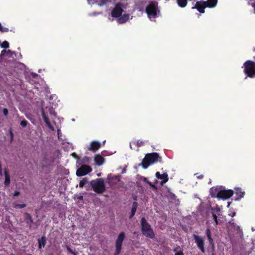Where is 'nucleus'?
<instances>
[{"mask_svg":"<svg viewBox=\"0 0 255 255\" xmlns=\"http://www.w3.org/2000/svg\"><path fill=\"white\" fill-rule=\"evenodd\" d=\"M147 183L149 184V185L152 188L156 189V187L154 184H152L151 182L149 181H147Z\"/></svg>","mask_w":255,"mask_h":255,"instance_id":"obj_38","label":"nucleus"},{"mask_svg":"<svg viewBox=\"0 0 255 255\" xmlns=\"http://www.w3.org/2000/svg\"><path fill=\"white\" fill-rule=\"evenodd\" d=\"M233 220L230 221L227 224V230L229 233H230V229L232 228H234L237 231H238L240 229V228L239 226L237 225L234 222H232Z\"/></svg>","mask_w":255,"mask_h":255,"instance_id":"obj_21","label":"nucleus"},{"mask_svg":"<svg viewBox=\"0 0 255 255\" xmlns=\"http://www.w3.org/2000/svg\"><path fill=\"white\" fill-rule=\"evenodd\" d=\"M20 194V192L18 191H15L14 192V193H13V196H17L18 195H19Z\"/></svg>","mask_w":255,"mask_h":255,"instance_id":"obj_42","label":"nucleus"},{"mask_svg":"<svg viewBox=\"0 0 255 255\" xmlns=\"http://www.w3.org/2000/svg\"><path fill=\"white\" fill-rule=\"evenodd\" d=\"M10 136H11V140H12L13 135V133L11 130L10 131Z\"/></svg>","mask_w":255,"mask_h":255,"instance_id":"obj_48","label":"nucleus"},{"mask_svg":"<svg viewBox=\"0 0 255 255\" xmlns=\"http://www.w3.org/2000/svg\"><path fill=\"white\" fill-rule=\"evenodd\" d=\"M234 194V191L232 190H223L219 191L217 197L219 198L227 199L231 197Z\"/></svg>","mask_w":255,"mask_h":255,"instance_id":"obj_11","label":"nucleus"},{"mask_svg":"<svg viewBox=\"0 0 255 255\" xmlns=\"http://www.w3.org/2000/svg\"><path fill=\"white\" fill-rule=\"evenodd\" d=\"M170 196L171 198V199L175 200L176 198V195L173 194V193H170Z\"/></svg>","mask_w":255,"mask_h":255,"instance_id":"obj_39","label":"nucleus"},{"mask_svg":"<svg viewBox=\"0 0 255 255\" xmlns=\"http://www.w3.org/2000/svg\"><path fill=\"white\" fill-rule=\"evenodd\" d=\"M77 198L80 200H83V196L82 195H80Z\"/></svg>","mask_w":255,"mask_h":255,"instance_id":"obj_46","label":"nucleus"},{"mask_svg":"<svg viewBox=\"0 0 255 255\" xmlns=\"http://www.w3.org/2000/svg\"><path fill=\"white\" fill-rule=\"evenodd\" d=\"M24 219L27 227L30 230H36L38 229L39 224L37 222H34L31 215L27 212L23 214Z\"/></svg>","mask_w":255,"mask_h":255,"instance_id":"obj_5","label":"nucleus"},{"mask_svg":"<svg viewBox=\"0 0 255 255\" xmlns=\"http://www.w3.org/2000/svg\"><path fill=\"white\" fill-rule=\"evenodd\" d=\"M245 74L249 78L255 77V62L247 60L244 63Z\"/></svg>","mask_w":255,"mask_h":255,"instance_id":"obj_4","label":"nucleus"},{"mask_svg":"<svg viewBox=\"0 0 255 255\" xmlns=\"http://www.w3.org/2000/svg\"><path fill=\"white\" fill-rule=\"evenodd\" d=\"M92 171V168L86 165H82L76 171V175L78 176H83Z\"/></svg>","mask_w":255,"mask_h":255,"instance_id":"obj_10","label":"nucleus"},{"mask_svg":"<svg viewBox=\"0 0 255 255\" xmlns=\"http://www.w3.org/2000/svg\"><path fill=\"white\" fill-rule=\"evenodd\" d=\"M48 112L50 116L56 117V114L52 107H50L48 109Z\"/></svg>","mask_w":255,"mask_h":255,"instance_id":"obj_28","label":"nucleus"},{"mask_svg":"<svg viewBox=\"0 0 255 255\" xmlns=\"http://www.w3.org/2000/svg\"><path fill=\"white\" fill-rule=\"evenodd\" d=\"M180 249V247L179 246H178L176 248H175V249H174L173 250V252L175 253H176L177 252H178L179 251L178 250Z\"/></svg>","mask_w":255,"mask_h":255,"instance_id":"obj_41","label":"nucleus"},{"mask_svg":"<svg viewBox=\"0 0 255 255\" xmlns=\"http://www.w3.org/2000/svg\"><path fill=\"white\" fill-rule=\"evenodd\" d=\"M212 217L213 218V219H214V221L215 222L216 225H218L219 224V221H218V220L217 216L213 212V211H214L213 209H212Z\"/></svg>","mask_w":255,"mask_h":255,"instance_id":"obj_27","label":"nucleus"},{"mask_svg":"<svg viewBox=\"0 0 255 255\" xmlns=\"http://www.w3.org/2000/svg\"><path fill=\"white\" fill-rule=\"evenodd\" d=\"M41 116L46 126L48 127L49 128L53 130L54 127L51 124L50 121L47 116L46 115V114L43 108L41 109Z\"/></svg>","mask_w":255,"mask_h":255,"instance_id":"obj_16","label":"nucleus"},{"mask_svg":"<svg viewBox=\"0 0 255 255\" xmlns=\"http://www.w3.org/2000/svg\"><path fill=\"white\" fill-rule=\"evenodd\" d=\"M37 76V74H34L33 75V77H36Z\"/></svg>","mask_w":255,"mask_h":255,"instance_id":"obj_54","label":"nucleus"},{"mask_svg":"<svg viewBox=\"0 0 255 255\" xmlns=\"http://www.w3.org/2000/svg\"><path fill=\"white\" fill-rule=\"evenodd\" d=\"M6 52L10 53H11V51L10 50H8L7 51H6Z\"/></svg>","mask_w":255,"mask_h":255,"instance_id":"obj_53","label":"nucleus"},{"mask_svg":"<svg viewBox=\"0 0 255 255\" xmlns=\"http://www.w3.org/2000/svg\"><path fill=\"white\" fill-rule=\"evenodd\" d=\"M124 10L123 4L121 2L117 3L111 12V15L115 18H118L122 15Z\"/></svg>","mask_w":255,"mask_h":255,"instance_id":"obj_8","label":"nucleus"},{"mask_svg":"<svg viewBox=\"0 0 255 255\" xmlns=\"http://www.w3.org/2000/svg\"><path fill=\"white\" fill-rule=\"evenodd\" d=\"M6 52V50L5 49H3L1 51V53L0 55V57H2L4 56L5 53Z\"/></svg>","mask_w":255,"mask_h":255,"instance_id":"obj_37","label":"nucleus"},{"mask_svg":"<svg viewBox=\"0 0 255 255\" xmlns=\"http://www.w3.org/2000/svg\"><path fill=\"white\" fill-rule=\"evenodd\" d=\"M121 175L110 174L108 175V183L111 187L117 185L121 180Z\"/></svg>","mask_w":255,"mask_h":255,"instance_id":"obj_12","label":"nucleus"},{"mask_svg":"<svg viewBox=\"0 0 255 255\" xmlns=\"http://www.w3.org/2000/svg\"><path fill=\"white\" fill-rule=\"evenodd\" d=\"M217 211H220L219 209L217 210Z\"/></svg>","mask_w":255,"mask_h":255,"instance_id":"obj_57","label":"nucleus"},{"mask_svg":"<svg viewBox=\"0 0 255 255\" xmlns=\"http://www.w3.org/2000/svg\"><path fill=\"white\" fill-rule=\"evenodd\" d=\"M90 184L93 190L97 193H102L106 190V186L103 178H97L92 180Z\"/></svg>","mask_w":255,"mask_h":255,"instance_id":"obj_3","label":"nucleus"},{"mask_svg":"<svg viewBox=\"0 0 255 255\" xmlns=\"http://www.w3.org/2000/svg\"><path fill=\"white\" fill-rule=\"evenodd\" d=\"M218 0H207L203 1V3L206 4L207 7L213 8L216 6L217 4Z\"/></svg>","mask_w":255,"mask_h":255,"instance_id":"obj_17","label":"nucleus"},{"mask_svg":"<svg viewBox=\"0 0 255 255\" xmlns=\"http://www.w3.org/2000/svg\"><path fill=\"white\" fill-rule=\"evenodd\" d=\"M88 179L87 178H83L79 183V187L80 188H83L85 185L87 183Z\"/></svg>","mask_w":255,"mask_h":255,"instance_id":"obj_26","label":"nucleus"},{"mask_svg":"<svg viewBox=\"0 0 255 255\" xmlns=\"http://www.w3.org/2000/svg\"><path fill=\"white\" fill-rule=\"evenodd\" d=\"M26 206V205L25 204H17L13 206V207L15 208H18L19 209H22V208L25 207Z\"/></svg>","mask_w":255,"mask_h":255,"instance_id":"obj_31","label":"nucleus"},{"mask_svg":"<svg viewBox=\"0 0 255 255\" xmlns=\"http://www.w3.org/2000/svg\"><path fill=\"white\" fill-rule=\"evenodd\" d=\"M54 160H55V157L54 156L50 157V163H53L54 162Z\"/></svg>","mask_w":255,"mask_h":255,"instance_id":"obj_45","label":"nucleus"},{"mask_svg":"<svg viewBox=\"0 0 255 255\" xmlns=\"http://www.w3.org/2000/svg\"><path fill=\"white\" fill-rule=\"evenodd\" d=\"M38 248L41 249L44 247L46 243V239L45 236H42L41 238L38 239Z\"/></svg>","mask_w":255,"mask_h":255,"instance_id":"obj_23","label":"nucleus"},{"mask_svg":"<svg viewBox=\"0 0 255 255\" xmlns=\"http://www.w3.org/2000/svg\"><path fill=\"white\" fill-rule=\"evenodd\" d=\"M193 237L194 238V240H195V242L196 243L198 249L201 251V252L202 253H204L205 252V250L204 248L205 242L203 238L202 237L197 235L196 234H193Z\"/></svg>","mask_w":255,"mask_h":255,"instance_id":"obj_9","label":"nucleus"},{"mask_svg":"<svg viewBox=\"0 0 255 255\" xmlns=\"http://www.w3.org/2000/svg\"><path fill=\"white\" fill-rule=\"evenodd\" d=\"M140 224L141 231L142 235L150 239L154 238L155 236L154 233L144 217H142L141 219Z\"/></svg>","mask_w":255,"mask_h":255,"instance_id":"obj_2","label":"nucleus"},{"mask_svg":"<svg viewBox=\"0 0 255 255\" xmlns=\"http://www.w3.org/2000/svg\"><path fill=\"white\" fill-rule=\"evenodd\" d=\"M235 215H236V213L234 212V213H233L232 214H230V215L231 216H232V217H234V216H235Z\"/></svg>","mask_w":255,"mask_h":255,"instance_id":"obj_49","label":"nucleus"},{"mask_svg":"<svg viewBox=\"0 0 255 255\" xmlns=\"http://www.w3.org/2000/svg\"><path fill=\"white\" fill-rule=\"evenodd\" d=\"M144 181L147 183V181H148L146 178H144Z\"/></svg>","mask_w":255,"mask_h":255,"instance_id":"obj_52","label":"nucleus"},{"mask_svg":"<svg viewBox=\"0 0 255 255\" xmlns=\"http://www.w3.org/2000/svg\"><path fill=\"white\" fill-rule=\"evenodd\" d=\"M142 144H143V142L142 141H140V140L137 141V144L138 146H141V145H142Z\"/></svg>","mask_w":255,"mask_h":255,"instance_id":"obj_44","label":"nucleus"},{"mask_svg":"<svg viewBox=\"0 0 255 255\" xmlns=\"http://www.w3.org/2000/svg\"><path fill=\"white\" fill-rule=\"evenodd\" d=\"M211 252H212V255H215L214 250H212Z\"/></svg>","mask_w":255,"mask_h":255,"instance_id":"obj_51","label":"nucleus"},{"mask_svg":"<svg viewBox=\"0 0 255 255\" xmlns=\"http://www.w3.org/2000/svg\"><path fill=\"white\" fill-rule=\"evenodd\" d=\"M129 16L128 14H124L122 16L118 17V22L119 23H124L128 20Z\"/></svg>","mask_w":255,"mask_h":255,"instance_id":"obj_22","label":"nucleus"},{"mask_svg":"<svg viewBox=\"0 0 255 255\" xmlns=\"http://www.w3.org/2000/svg\"><path fill=\"white\" fill-rule=\"evenodd\" d=\"M9 30L8 28L4 27L2 26L1 23L0 22V31L2 32H7Z\"/></svg>","mask_w":255,"mask_h":255,"instance_id":"obj_30","label":"nucleus"},{"mask_svg":"<svg viewBox=\"0 0 255 255\" xmlns=\"http://www.w3.org/2000/svg\"><path fill=\"white\" fill-rule=\"evenodd\" d=\"M66 248H67V251L70 253H71L74 255H77V253L73 252V250L69 246H67Z\"/></svg>","mask_w":255,"mask_h":255,"instance_id":"obj_35","label":"nucleus"},{"mask_svg":"<svg viewBox=\"0 0 255 255\" xmlns=\"http://www.w3.org/2000/svg\"><path fill=\"white\" fill-rule=\"evenodd\" d=\"M57 151L58 152V153H60V150H57Z\"/></svg>","mask_w":255,"mask_h":255,"instance_id":"obj_56","label":"nucleus"},{"mask_svg":"<svg viewBox=\"0 0 255 255\" xmlns=\"http://www.w3.org/2000/svg\"><path fill=\"white\" fill-rule=\"evenodd\" d=\"M4 173L5 176V180H4V185L5 186H8L9 185L10 179V176L9 175V173L8 170L5 168L4 170Z\"/></svg>","mask_w":255,"mask_h":255,"instance_id":"obj_20","label":"nucleus"},{"mask_svg":"<svg viewBox=\"0 0 255 255\" xmlns=\"http://www.w3.org/2000/svg\"><path fill=\"white\" fill-rule=\"evenodd\" d=\"M109 1V0H99V3L98 5L100 6H103L104 5L106 4Z\"/></svg>","mask_w":255,"mask_h":255,"instance_id":"obj_29","label":"nucleus"},{"mask_svg":"<svg viewBox=\"0 0 255 255\" xmlns=\"http://www.w3.org/2000/svg\"><path fill=\"white\" fill-rule=\"evenodd\" d=\"M10 255H14L13 254H11Z\"/></svg>","mask_w":255,"mask_h":255,"instance_id":"obj_58","label":"nucleus"},{"mask_svg":"<svg viewBox=\"0 0 255 255\" xmlns=\"http://www.w3.org/2000/svg\"><path fill=\"white\" fill-rule=\"evenodd\" d=\"M157 162L162 163V158L157 152H151L145 154L142 162L139 164L143 169L147 168L150 165Z\"/></svg>","mask_w":255,"mask_h":255,"instance_id":"obj_1","label":"nucleus"},{"mask_svg":"<svg viewBox=\"0 0 255 255\" xmlns=\"http://www.w3.org/2000/svg\"><path fill=\"white\" fill-rule=\"evenodd\" d=\"M125 172H126V169H124L122 171V173H124Z\"/></svg>","mask_w":255,"mask_h":255,"instance_id":"obj_55","label":"nucleus"},{"mask_svg":"<svg viewBox=\"0 0 255 255\" xmlns=\"http://www.w3.org/2000/svg\"><path fill=\"white\" fill-rule=\"evenodd\" d=\"M28 125V122L25 120H23L21 121L20 122V126L22 127H26Z\"/></svg>","mask_w":255,"mask_h":255,"instance_id":"obj_33","label":"nucleus"},{"mask_svg":"<svg viewBox=\"0 0 255 255\" xmlns=\"http://www.w3.org/2000/svg\"><path fill=\"white\" fill-rule=\"evenodd\" d=\"M207 7L206 4H204L202 1H197L194 6L192 7V9H197V10L202 13L205 12V8Z\"/></svg>","mask_w":255,"mask_h":255,"instance_id":"obj_15","label":"nucleus"},{"mask_svg":"<svg viewBox=\"0 0 255 255\" xmlns=\"http://www.w3.org/2000/svg\"><path fill=\"white\" fill-rule=\"evenodd\" d=\"M2 176V165L1 162L0 161V176Z\"/></svg>","mask_w":255,"mask_h":255,"instance_id":"obj_43","label":"nucleus"},{"mask_svg":"<svg viewBox=\"0 0 255 255\" xmlns=\"http://www.w3.org/2000/svg\"><path fill=\"white\" fill-rule=\"evenodd\" d=\"M8 111L6 108H4L3 109V114L5 116H6L8 115Z\"/></svg>","mask_w":255,"mask_h":255,"instance_id":"obj_36","label":"nucleus"},{"mask_svg":"<svg viewBox=\"0 0 255 255\" xmlns=\"http://www.w3.org/2000/svg\"><path fill=\"white\" fill-rule=\"evenodd\" d=\"M179 6L185 7L187 4V0H176Z\"/></svg>","mask_w":255,"mask_h":255,"instance_id":"obj_24","label":"nucleus"},{"mask_svg":"<svg viewBox=\"0 0 255 255\" xmlns=\"http://www.w3.org/2000/svg\"><path fill=\"white\" fill-rule=\"evenodd\" d=\"M175 255H184V253L183 251H179L178 252L175 253Z\"/></svg>","mask_w":255,"mask_h":255,"instance_id":"obj_40","label":"nucleus"},{"mask_svg":"<svg viewBox=\"0 0 255 255\" xmlns=\"http://www.w3.org/2000/svg\"><path fill=\"white\" fill-rule=\"evenodd\" d=\"M94 160L97 165L101 166L104 163L105 159L100 154H97L95 156Z\"/></svg>","mask_w":255,"mask_h":255,"instance_id":"obj_18","label":"nucleus"},{"mask_svg":"<svg viewBox=\"0 0 255 255\" xmlns=\"http://www.w3.org/2000/svg\"><path fill=\"white\" fill-rule=\"evenodd\" d=\"M158 3L156 1H151L145 8V12L148 17L155 18L157 16Z\"/></svg>","mask_w":255,"mask_h":255,"instance_id":"obj_7","label":"nucleus"},{"mask_svg":"<svg viewBox=\"0 0 255 255\" xmlns=\"http://www.w3.org/2000/svg\"><path fill=\"white\" fill-rule=\"evenodd\" d=\"M206 234L207 235V238L211 237V232L210 231V229L209 228H207L206 230Z\"/></svg>","mask_w":255,"mask_h":255,"instance_id":"obj_34","label":"nucleus"},{"mask_svg":"<svg viewBox=\"0 0 255 255\" xmlns=\"http://www.w3.org/2000/svg\"><path fill=\"white\" fill-rule=\"evenodd\" d=\"M126 237L125 233L123 232L120 233L115 243V251L114 255H119L122 249L123 241Z\"/></svg>","mask_w":255,"mask_h":255,"instance_id":"obj_6","label":"nucleus"},{"mask_svg":"<svg viewBox=\"0 0 255 255\" xmlns=\"http://www.w3.org/2000/svg\"><path fill=\"white\" fill-rule=\"evenodd\" d=\"M138 203L136 202H133L132 204L131 213L135 214L137 208Z\"/></svg>","mask_w":255,"mask_h":255,"instance_id":"obj_25","label":"nucleus"},{"mask_svg":"<svg viewBox=\"0 0 255 255\" xmlns=\"http://www.w3.org/2000/svg\"><path fill=\"white\" fill-rule=\"evenodd\" d=\"M155 176L157 179H161V184L163 185L166 183L168 180V176L166 173L160 174L159 172H156Z\"/></svg>","mask_w":255,"mask_h":255,"instance_id":"obj_14","label":"nucleus"},{"mask_svg":"<svg viewBox=\"0 0 255 255\" xmlns=\"http://www.w3.org/2000/svg\"><path fill=\"white\" fill-rule=\"evenodd\" d=\"M208 239L210 245H212V250H214L215 247H214L213 239H212V237H210V238H208Z\"/></svg>","mask_w":255,"mask_h":255,"instance_id":"obj_32","label":"nucleus"},{"mask_svg":"<svg viewBox=\"0 0 255 255\" xmlns=\"http://www.w3.org/2000/svg\"><path fill=\"white\" fill-rule=\"evenodd\" d=\"M235 194L237 196V198L235 200H239L244 196L245 192L244 191H242L241 188L238 187L235 188Z\"/></svg>","mask_w":255,"mask_h":255,"instance_id":"obj_19","label":"nucleus"},{"mask_svg":"<svg viewBox=\"0 0 255 255\" xmlns=\"http://www.w3.org/2000/svg\"><path fill=\"white\" fill-rule=\"evenodd\" d=\"M134 215L135 214H132V213H130V214L129 216V218L131 219L134 216Z\"/></svg>","mask_w":255,"mask_h":255,"instance_id":"obj_47","label":"nucleus"},{"mask_svg":"<svg viewBox=\"0 0 255 255\" xmlns=\"http://www.w3.org/2000/svg\"><path fill=\"white\" fill-rule=\"evenodd\" d=\"M101 147V143L98 141L94 140L90 142L88 149L93 152H96Z\"/></svg>","mask_w":255,"mask_h":255,"instance_id":"obj_13","label":"nucleus"},{"mask_svg":"<svg viewBox=\"0 0 255 255\" xmlns=\"http://www.w3.org/2000/svg\"><path fill=\"white\" fill-rule=\"evenodd\" d=\"M203 177L204 176L203 175H200V176H198V178L201 179L203 178Z\"/></svg>","mask_w":255,"mask_h":255,"instance_id":"obj_50","label":"nucleus"}]
</instances>
